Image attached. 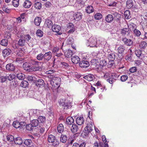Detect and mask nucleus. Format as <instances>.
<instances>
[{"instance_id": "1", "label": "nucleus", "mask_w": 147, "mask_h": 147, "mask_svg": "<svg viewBox=\"0 0 147 147\" xmlns=\"http://www.w3.org/2000/svg\"><path fill=\"white\" fill-rule=\"evenodd\" d=\"M31 64L32 71H41L42 70V68L40 65V62L34 60H31Z\"/></svg>"}, {"instance_id": "2", "label": "nucleus", "mask_w": 147, "mask_h": 147, "mask_svg": "<svg viewBox=\"0 0 147 147\" xmlns=\"http://www.w3.org/2000/svg\"><path fill=\"white\" fill-rule=\"evenodd\" d=\"M86 45L88 47H100V46L97 43L96 39L93 37H90L88 40L87 41Z\"/></svg>"}, {"instance_id": "3", "label": "nucleus", "mask_w": 147, "mask_h": 147, "mask_svg": "<svg viewBox=\"0 0 147 147\" xmlns=\"http://www.w3.org/2000/svg\"><path fill=\"white\" fill-rule=\"evenodd\" d=\"M48 141L49 143H52V145L54 146L58 145L59 142L57 139H56L55 137L52 135H50L49 136L48 138Z\"/></svg>"}, {"instance_id": "4", "label": "nucleus", "mask_w": 147, "mask_h": 147, "mask_svg": "<svg viewBox=\"0 0 147 147\" xmlns=\"http://www.w3.org/2000/svg\"><path fill=\"white\" fill-rule=\"evenodd\" d=\"M52 28V30L53 32H56L58 35H60L62 34L61 30V28L59 25L54 24Z\"/></svg>"}, {"instance_id": "5", "label": "nucleus", "mask_w": 147, "mask_h": 147, "mask_svg": "<svg viewBox=\"0 0 147 147\" xmlns=\"http://www.w3.org/2000/svg\"><path fill=\"white\" fill-rule=\"evenodd\" d=\"M121 34L122 35L127 36L131 35V32L129 28H125L121 30Z\"/></svg>"}, {"instance_id": "6", "label": "nucleus", "mask_w": 147, "mask_h": 147, "mask_svg": "<svg viewBox=\"0 0 147 147\" xmlns=\"http://www.w3.org/2000/svg\"><path fill=\"white\" fill-rule=\"evenodd\" d=\"M74 120L71 117H69L67 118L65 124L66 127H70V126L74 124Z\"/></svg>"}, {"instance_id": "7", "label": "nucleus", "mask_w": 147, "mask_h": 147, "mask_svg": "<svg viewBox=\"0 0 147 147\" xmlns=\"http://www.w3.org/2000/svg\"><path fill=\"white\" fill-rule=\"evenodd\" d=\"M93 126L92 123H89L87 124V126L85 128V132L87 134H88L93 130Z\"/></svg>"}, {"instance_id": "8", "label": "nucleus", "mask_w": 147, "mask_h": 147, "mask_svg": "<svg viewBox=\"0 0 147 147\" xmlns=\"http://www.w3.org/2000/svg\"><path fill=\"white\" fill-rule=\"evenodd\" d=\"M90 65L89 62L85 60L81 61L79 64V66L83 68L88 67Z\"/></svg>"}, {"instance_id": "9", "label": "nucleus", "mask_w": 147, "mask_h": 147, "mask_svg": "<svg viewBox=\"0 0 147 147\" xmlns=\"http://www.w3.org/2000/svg\"><path fill=\"white\" fill-rule=\"evenodd\" d=\"M23 66L24 69L28 72L32 71L31 70V62L30 63L25 62L23 64Z\"/></svg>"}, {"instance_id": "10", "label": "nucleus", "mask_w": 147, "mask_h": 147, "mask_svg": "<svg viewBox=\"0 0 147 147\" xmlns=\"http://www.w3.org/2000/svg\"><path fill=\"white\" fill-rule=\"evenodd\" d=\"M122 40L124 44L127 46H131L132 45L133 42L131 39H127L125 37L122 38Z\"/></svg>"}, {"instance_id": "11", "label": "nucleus", "mask_w": 147, "mask_h": 147, "mask_svg": "<svg viewBox=\"0 0 147 147\" xmlns=\"http://www.w3.org/2000/svg\"><path fill=\"white\" fill-rule=\"evenodd\" d=\"M71 131L73 133H75L78 131L80 130V127H78V126L75 124H73L69 127Z\"/></svg>"}, {"instance_id": "12", "label": "nucleus", "mask_w": 147, "mask_h": 147, "mask_svg": "<svg viewBox=\"0 0 147 147\" xmlns=\"http://www.w3.org/2000/svg\"><path fill=\"white\" fill-rule=\"evenodd\" d=\"M125 49V47L123 46H121L118 48L117 49L118 53V55L120 57V58L123 56Z\"/></svg>"}, {"instance_id": "13", "label": "nucleus", "mask_w": 147, "mask_h": 147, "mask_svg": "<svg viewBox=\"0 0 147 147\" xmlns=\"http://www.w3.org/2000/svg\"><path fill=\"white\" fill-rule=\"evenodd\" d=\"M52 53L51 52L46 53L44 55V61H48L51 58Z\"/></svg>"}, {"instance_id": "14", "label": "nucleus", "mask_w": 147, "mask_h": 147, "mask_svg": "<svg viewBox=\"0 0 147 147\" xmlns=\"http://www.w3.org/2000/svg\"><path fill=\"white\" fill-rule=\"evenodd\" d=\"M76 121L77 124L78 125H80L84 123V120L83 117H79L76 119Z\"/></svg>"}, {"instance_id": "15", "label": "nucleus", "mask_w": 147, "mask_h": 147, "mask_svg": "<svg viewBox=\"0 0 147 147\" xmlns=\"http://www.w3.org/2000/svg\"><path fill=\"white\" fill-rule=\"evenodd\" d=\"M11 51L9 49H6L2 51V54L3 57H6L9 55L11 53Z\"/></svg>"}, {"instance_id": "16", "label": "nucleus", "mask_w": 147, "mask_h": 147, "mask_svg": "<svg viewBox=\"0 0 147 147\" xmlns=\"http://www.w3.org/2000/svg\"><path fill=\"white\" fill-rule=\"evenodd\" d=\"M82 14L79 12H77L74 14L73 17L74 19L77 21L80 20L82 18Z\"/></svg>"}, {"instance_id": "17", "label": "nucleus", "mask_w": 147, "mask_h": 147, "mask_svg": "<svg viewBox=\"0 0 147 147\" xmlns=\"http://www.w3.org/2000/svg\"><path fill=\"white\" fill-rule=\"evenodd\" d=\"M19 38H21L19 39L18 42V45L20 47H23L25 44V41L24 39L22 38L23 35H20Z\"/></svg>"}, {"instance_id": "18", "label": "nucleus", "mask_w": 147, "mask_h": 147, "mask_svg": "<svg viewBox=\"0 0 147 147\" xmlns=\"http://www.w3.org/2000/svg\"><path fill=\"white\" fill-rule=\"evenodd\" d=\"M5 67L6 69L9 71H13L15 69V66L11 63L7 64Z\"/></svg>"}, {"instance_id": "19", "label": "nucleus", "mask_w": 147, "mask_h": 147, "mask_svg": "<svg viewBox=\"0 0 147 147\" xmlns=\"http://www.w3.org/2000/svg\"><path fill=\"white\" fill-rule=\"evenodd\" d=\"M113 20L117 22H119L121 19V15L117 12L113 13Z\"/></svg>"}, {"instance_id": "20", "label": "nucleus", "mask_w": 147, "mask_h": 147, "mask_svg": "<svg viewBox=\"0 0 147 147\" xmlns=\"http://www.w3.org/2000/svg\"><path fill=\"white\" fill-rule=\"evenodd\" d=\"M42 21V18L40 17L37 16L34 20V24L37 26H39Z\"/></svg>"}, {"instance_id": "21", "label": "nucleus", "mask_w": 147, "mask_h": 147, "mask_svg": "<svg viewBox=\"0 0 147 147\" xmlns=\"http://www.w3.org/2000/svg\"><path fill=\"white\" fill-rule=\"evenodd\" d=\"M106 21L108 23H111L113 20V14H109L107 15L105 18Z\"/></svg>"}, {"instance_id": "22", "label": "nucleus", "mask_w": 147, "mask_h": 147, "mask_svg": "<svg viewBox=\"0 0 147 147\" xmlns=\"http://www.w3.org/2000/svg\"><path fill=\"white\" fill-rule=\"evenodd\" d=\"M67 29L69 30L68 31L69 33H72L75 30L74 28V25L72 23H69L67 25Z\"/></svg>"}, {"instance_id": "23", "label": "nucleus", "mask_w": 147, "mask_h": 147, "mask_svg": "<svg viewBox=\"0 0 147 147\" xmlns=\"http://www.w3.org/2000/svg\"><path fill=\"white\" fill-rule=\"evenodd\" d=\"M80 61V58L77 56H74L72 57L71 61L74 63H78Z\"/></svg>"}, {"instance_id": "24", "label": "nucleus", "mask_w": 147, "mask_h": 147, "mask_svg": "<svg viewBox=\"0 0 147 147\" xmlns=\"http://www.w3.org/2000/svg\"><path fill=\"white\" fill-rule=\"evenodd\" d=\"M14 141L16 144L19 145H21L23 143L22 139L20 137L15 138Z\"/></svg>"}, {"instance_id": "25", "label": "nucleus", "mask_w": 147, "mask_h": 147, "mask_svg": "<svg viewBox=\"0 0 147 147\" xmlns=\"http://www.w3.org/2000/svg\"><path fill=\"white\" fill-rule=\"evenodd\" d=\"M134 5V3L132 0H127L126 1V7L128 9L131 8Z\"/></svg>"}, {"instance_id": "26", "label": "nucleus", "mask_w": 147, "mask_h": 147, "mask_svg": "<svg viewBox=\"0 0 147 147\" xmlns=\"http://www.w3.org/2000/svg\"><path fill=\"white\" fill-rule=\"evenodd\" d=\"M36 85L38 87H40L41 86H43L44 82L42 79H39L37 81L36 80Z\"/></svg>"}, {"instance_id": "27", "label": "nucleus", "mask_w": 147, "mask_h": 147, "mask_svg": "<svg viewBox=\"0 0 147 147\" xmlns=\"http://www.w3.org/2000/svg\"><path fill=\"white\" fill-rule=\"evenodd\" d=\"M32 5L31 2L29 1L26 0L23 4L24 7L26 8H28L30 7Z\"/></svg>"}, {"instance_id": "28", "label": "nucleus", "mask_w": 147, "mask_h": 147, "mask_svg": "<svg viewBox=\"0 0 147 147\" xmlns=\"http://www.w3.org/2000/svg\"><path fill=\"white\" fill-rule=\"evenodd\" d=\"M108 58L109 61H114L115 58V55L114 53H111L109 54Z\"/></svg>"}, {"instance_id": "29", "label": "nucleus", "mask_w": 147, "mask_h": 147, "mask_svg": "<svg viewBox=\"0 0 147 147\" xmlns=\"http://www.w3.org/2000/svg\"><path fill=\"white\" fill-rule=\"evenodd\" d=\"M99 64L97 60L95 59H92L91 61V65L93 68L95 67Z\"/></svg>"}, {"instance_id": "30", "label": "nucleus", "mask_w": 147, "mask_h": 147, "mask_svg": "<svg viewBox=\"0 0 147 147\" xmlns=\"http://www.w3.org/2000/svg\"><path fill=\"white\" fill-rule=\"evenodd\" d=\"M73 55V53L71 51L68 49L65 53V55L67 58L70 57Z\"/></svg>"}, {"instance_id": "31", "label": "nucleus", "mask_w": 147, "mask_h": 147, "mask_svg": "<svg viewBox=\"0 0 147 147\" xmlns=\"http://www.w3.org/2000/svg\"><path fill=\"white\" fill-rule=\"evenodd\" d=\"M86 11L87 13H90L93 12L94 9L92 6H88L86 8Z\"/></svg>"}, {"instance_id": "32", "label": "nucleus", "mask_w": 147, "mask_h": 147, "mask_svg": "<svg viewBox=\"0 0 147 147\" xmlns=\"http://www.w3.org/2000/svg\"><path fill=\"white\" fill-rule=\"evenodd\" d=\"M45 24V25H47V26L49 28L52 27L53 26V23L49 19H47L46 20Z\"/></svg>"}, {"instance_id": "33", "label": "nucleus", "mask_w": 147, "mask_h": 147, "mask_svg": "<svg viewBox=\"0 0 147 147\" xmlns=\"http://www.w3.org/2000/svg\"><path fill=\"white\" fill-rule=\"evenodd\" d=\"M27 79L29 81L33 82H35L36 80L35 76L33 75L28 76Z\"/></svg>"}, {"instance_id": "34", "label": "nucleus", "mask_w": 147, "mask_h": 147, "mask_svg": "<svg viewBox=\"0 0 147 147\" xmlns=\"http://www.w3.org/2000/svg\"><path fill=\"white\" fill-rule=\"evenodd\" d=\"M64 126L61 123L59 124L57 127V130L58 132L59 133H61L64 130Z\"/></svg>"}, {"instance_id": "35", "label": "nucleus", "mask_w": 147, "mask_h": 147, "mask_svg": "<svg viewBox=\"0 0 147 147\" xmlns=\"http://www.w3.org/2000/svg\"><path fill=\"white\" fill-rule=\"evenodd\" d=\"M28 82L25 80H24L22 82L20 86L23 88H25L28 85Z\"/></svg>"}, {"instance_id": "36", "label": "nucleus", "mask_w": 147, "mask_h": 147, "mask_svg": "<svg viewBox=\"0 0 147 147\" xmlns=\"http://www.w3.org/2000/svg\"><path fill=\"white\" fill-rule=\"evenodd\" d=\"M38 123V121L37 119L33 120L31 122V123L34 127L37 126Z\"/></svg>"}, {"instance_id": "37", "label": "nucleus", "mask_w": 147, "mask_h": 147, "mask_svg": "<svg viewBox=\"0 0 147 147\" xmlns=\"http://www.w3.org/2000/svg\"><path fill=\"white\" fill-rule=\"evenodd\" d=\"M94 76L93 75L89 74L88 75L84 76L83 78L86 80L89 81H91L93 79Z\"/></svg>"}, {"instance_id": "38", "label": "nucleus", "mask_w": 147, "mask_h": 147, "mask_svg": "<svg viewBox=\"0 0 147 147\" xmlns=\"http://www.w3.org/2000/svg\"><path fill=\"white\" fill-rule=\"evenodd\" d=\"M67 139L66 136L61 135L60 137V141L63 143H65L67 141Z\"/></svg>"}, {"instance_id": "39", "label": "nucleus", "mask_w": 147, "mask_h": 147, "mask_svg": "<svg viewBox=\"0 0 147 147\" xmlns=\"http://www.w3.org/2000/svg\"><path fill=\"white\" fill-rule=\"evenodd\" d=\"M17 77L19 80H22L24 79L25 75L22 73H18L17 75Z\"/></svg>"}, {"instance_id": "40", "label": "nucleus", "mask_w": 147, "mask_h": 147, "mask_svg": "<svg viewBox=\"0 0 147 147\" xmlns=\"http://www.w3.org/2000/svg\"><path fill=\"white\" fill-rule=\"evenodd\" d=\"M0 44L6 47L7 45L8 41L7 39H3L1 41Z\"/></svg>"}, {"instance_id": "41", "label": "nucleus", "mask_w": 147, "mask_h": 147, "mask_svg": "<svg viewBox=\"0 0 147 147\" xmlns=\"http://www.w3.org/2000/svg\"><path fill=\"white\" fill-rule=\"evenodd\" d=\"M139 46L141 49H144L147 46V43L145 41L141 42Z\"/></svg>"}, {"instance_id": "42", "label": "nucleus", "mask_w": 147, "mask_h": 147, "mask_svg": "<svg viewBox=\"0 0 147 147\" xmlns=\"http://www.w3.org/2000/svg\"><path fill=\"white\" fill-rule=\"evenodd\" d=\"M133 32L135 36L139 37L141 34L139 30L136 29H135L134 30Z\"/></svg>"}, {"instance_id": "43", "label": "nucleus", "mask_w": 147, "mask_h": 147, "mask_svg": "<svg viewBox=\"0 0 147 147\" xmlns=\"http://www.w3.org/2000/svg\"><path fill=\"white\" fill-rule=\"evenodd\" d=\"M24 143L26 146H28L32 142L31 139H26L23 140Z\"/></svg>"}, {"instance_id": "44", "label": "nucleus", "mask_w": 147, "mask_h": 147, "mask_svg": "<svg viewBox=\"0 0 147 147\" xmlns=\"http://www.w3.org/2000/svg\"><path fill=\"white\" fill-rule=\"evenodd\" d=\"M63 108L64 109H68L70 108L71 107V105L69 103H67L65 102L63 106Z\"/></svg>"}, {"instance_id": "45", "label": "nucleus", "mask_w": 147, "mask_h": 147, "mask_svg": "<svg viewBox=\"0 0 147 147\" xmlns=\"http://www.w3.org/2000/svg\"><path fill=\"white\" fill-rule=\"evenodd\" d=\"M130 13L129 11L128 10H127L125 12L124 15L126 19H129L130 18L131 16Z\"/></svg>"}, {"instance_id": "46", "label": "nucleus", "mask_w": 147, "mask_h": 147, "mask_svg": "<svg viewBox=\"0 0 147 147\" xmlns=\"http://www.w3.org/2000/svg\"><path fill=\"white\" fill-rule=\"evenodd\" d=\"M34 6L36 9H40L41 8L42 4L40 3L37 2L34 4Z\"/></svg>"}, {"instance_id": "47", "label": "nucleus", "mask_w": 147, "mask_h": 147, "mask_svg": "<svg viewBox=\"0 0 147 147\" xmlns=\"http://www.w3.org/2000/svg\"><path fill=\"white\" fill-rule=\"evenodd\" d=\"M26 130L29 131H32L34 128V127L31 123L26 125Z\"/></svg>"}, {"instance_id": "48", "label": "nucleus", "mask_w": 147, "mask_h": 147, "mask_svg": "<svg viewBox=\"0 0 147 147\" xmlns=\"http://www.w3.org/2000/svg\"><path fill=\"white\" fill-rule=\"evenodd\" d=\"M14 137L12 135H9L7 136V139L9 142H13L14 141Z\"/></svg>"}, {"instance_id": "49", "label": "nucleus", "mask_w": 147, "mask_h": 147, "mask_svg": "<svg viewBox=\"0 0 147 147\" xmlns=\"http://www.w3.org/2000/svg\"><path fill=\"white\" fill-rule=\"evenodd\" d=\"M36 58L38 60L44 61V55L41 53L39 54L37 56Z\"/></svg>"}, {"instance_id": "50", "label": "nucleus", "mask_w": 147, "mask_h": 147, "mask_svg": "<svg viewBox=\"0 0 147 147\" xmlns=\"http://www.w3.org/2000/svg\"><path fill=\"white\" fill-rule=\"evenodd\" d=\"M13 125L14 127L16 128H19L20 126V122L17 121H14L13 123Z\"/></svg>"}, {"instance_id": "51", "label": "nucleus", "mask_w": 147, "mask_h": 147, "mask_svg": "<svg viewBox=\"0 0 147 147\" xmlns=\"http://www.w3.org/2000/svg\"><path fill=\"white\" fill-rule=\"evenodd\" d=\"M36 34L38 36L42 37L43 35V32L41 30L38 29L36 32Z\"/></svg>"}, {"instance_id": "52", "label": "nucleus", "mask_w": 147, "mask_h": 147, "mask_svg": "<svg viewBox=\"0 0 147 147\" xmlns=\"http://www.w3.org/2000/svg\"><path fill=\"white\" fill-rule=\"evenodd\" d=\"M6 76L7 77V79L9 81H11V80H12L14 79L16 77L15 75L13 74H11L9 75L8 76Z\"/></svg>"}, {"instance_id": "53", "label": "nucleus", "mask_w": 147, "mask_h": 147, "mask_svg": "<svg viewBox=\"0 0 147 147\" xmlns=\"http://www.w3.org/2000/svg\"><path fill=\"white\" fill-rule=\"evenodd\" d=\"M2 9L4 11L7 13H9L11 10L10 9H8L7 6L5 5H3L2 7Z\"/></svg>"}, {"instance_id": "54", "label": "nucleus", "mask_w": 147, "mask_h": 147, "mask_svg": "<svg viewBox=\"0 0 147 147\" xmlns=\"http://www.w3.org/2000/svg\"><path fill=\"white\" fill-rule=\"evenodd\" d=\"M19 0H13L12 1L13 5L15 7H17L19 5Z\"/></svg>"}, {"instance_id": "55", "label": "nucleus", "mask_w": 147, "mask_h": 147, "mask_svg": "<svg viewBox=\"0 0 147 147\" xmlns=\"http://www.w3.org/2000/svg\"><path fill=\"white\" fill-rule=\"evenodd\" d=\"M102 15L100 13H96L94 16V18L96 20H99L102 18Z\"/></svg>"}, {"instance_id": "56", "label": "nucleus", "mask_w": 147, "mask_h": 147, "mask_svg": "<svg viewBox=\"0 0 147 147\" xmlns=\"http://www.w3.org/2000/svg\"><path fill=\"white\" fill-rule=\"evenodd\" d=\"M107 63L104 59H102L100 60L99 64L102 66H105L107 65Z\"/></svg>"}, {"instance_id": "57", "label": "nucleus", "mask_w": 147, "mask_h": 147, "mask_svg": "<svg viewBox=\"0 0 147 147\" xmlns=\"http://www.w3.org/2000/svg\"><path fill=\"white\" fill-rule=\"evenodd\" d=\"M46 118L45 117L42 116H40L38 118V122L40 121V122H43L45 121Z\"/></svg>"}, {"instance_id": "58", "label": "nucleus", "mask_w": 147, "mask_h": 147, "mask_svg": "<svg viewBox=\"0 0 147 147\" xmlns=\"http://www.w3.org/2000/svg\"><path fill=\"white\" fill-rule=\"evenodd\" d=\"M107 42L106 40L104 39H102L100 40V44L99 45L100 47H102Z\"/></svg>"}, {"instance_id": "59", "label": "nucleus", "mask_w": 147, "mask_h": 147, "mask_svg": "<svg viewBox=\"0 0 147 147\" xmlns=\"http://www.w3.org/2000/svg\"><path fill=\"white\" fill-rule=\"evenodd\" d=\"M128 78V76L127 75H123L121 77V80L122 82H124Z\"/></svg>"}, {"instance_id": "60", "label": "nucleus", "mask_w": 147, "mask_h": 147, "mask_svg": "<svg viewBox=\"0 0 147 147\" xmlns=\"http://www.w3.org/2000/svg\"><path fill=\"white\" fill-rule=\"evenodd\" d=\"M119 76L115 74H112L111 77L114 81L116 80L118 77Z\"/></svg>"}, {"instance_id": "61", "label": "nucleus", "mask_w": 147, "mask_h": 147, "mask_svg": "<svg viewBox=\"0 0 147 147\" xmlns=\"http://www.w3.org/2000/svg\"><path fill=\"white\" fill-rule=\"evenodd\" d=\"M50 83L53 86H55V84L56 85H58V84L56 82V81L54 78L50 80Z\"/></svg>"}, {"instance_id": "62", "label": "nucleus", "mask_w": 147, "mask_h": 147, "mask_svg": "<svg viewBox=\"0 0 147 147\" xmlns=\"http://www.w3.org/2000/svg\"><path fill=\"white\" fill-rule=\"evenodd\" d=\"M137 70V67H133L129 69V71L131 73H134L136 72Z\"/></svg>"}, {"instance_id": "63", "label": "nucleus", "mask_w": 147, "mask_h": 147, "mask_svg": "<svg viewBox=\"0 0 147 147\" xmlns=\"http://www.w3.org/2000/svg\"><path fill=\"white\" fill-rule=\"evenodd\" d=\"M65 102V99H61L59 101V102L60 105L61 106H63L64 104V103Z\"/></svg>"}, {"instance_id": "64", "label": "nucleus", "mask_w": 147, "mask_h": 147, "mask_svg": "<svg viewBox=\"0 0 147 147\" xmlns=\"http://www.w3.org/2000/svg\"><path fill=\"white\" fill-rule=\"evenodd\" d=\"M20 127L21 129H24L25 126L26 125V123L24 122H21L20 123Z\"/></svg>"}]
</instances>
